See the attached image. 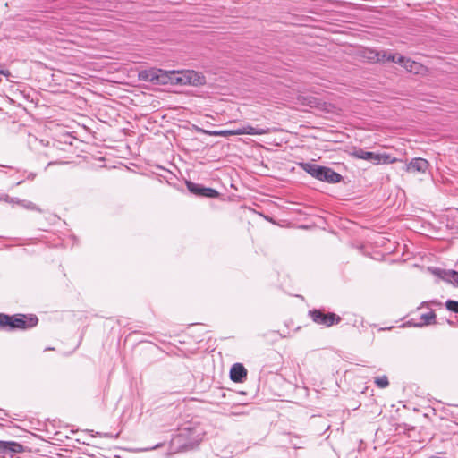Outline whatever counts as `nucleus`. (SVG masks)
Instances as JSON below:
<instances>
[{"instance_id":"4468645a","label":"nucleus","mask_w":458,"mask_h":458,"mask_svg":"<svg viewBox=\"0 0 458 458\" xmlns=\"http://www.w3.org/2000/svg\"><path fill=\"white\" fill-rule=\"evenodd\" d=\"M247 377V369L241 363H235L230 369V378L236 383L243 382Z\"/></svg>"},{"instance_id":"412c9836","label":"nucleus","mask_w":458,"mask_h":458,"mask_svg":"<svg viewBox=\"0 0 458 458\" xmlns=\"http://www.w3.org/2000/svg\"><path fill=\"white\" fill-rule=\"evenodd\" d=\"M161 446H163V444H157L154 447H151L150 449H156V448H159Z\"/></svg>"},{"instance_id":"20e7f679","label":"nucleus","mask_w":458,"mask_h":458,"mask_svg":"<svg viewBox=\"0 0 458 458\" xmlns=\"http://www.w3.org/2000/svg\"><path fill=\"white\" fill-rule=\"evenodd\" d=\"M204 132L210 136H236V135H264L270 132L269 128H255L250 125L243 126L235 130H220V131H204Z\"/></svg>"},{"instance_id":"f257e3e1","label":"nucleus","mask_w":458,"mask_h":458,"mask_svg":"<svg viewBox=\"0 0 458 458\" xmlns=\"http://www.w3.org/2000/svg\"><path fill=\"white\" fill-rule=\"evenodd\" d=\"M38 318L36 315L18 314L9 316L0 314V327H8L10 329H28L37 326Z\"/></svg>"},{"instance_id":"f03ea898","label":"nucleus","mask_w":458,"mask_h":458,"mask_svg":"<svg viewBox=\"0 0 458 458\" xmlns=\"http://www.w3.org/2000/svg\"><path fill=\"white\" fill-rule=\"evenodd\" d=\"M301 166L312 177L328 183H336L343 179L342 175L335 172L332 168L321 166L316 164L301 163Z\"/></svg>"},{"instance_id":"9b49d317","label":"nucleus","mask_w":458,"mask_h":458,"mask_svg":"<svg viewBox=\"0 0 458 458\" xmlns=\"http://www.w3.org/2000/svg\"><path fill=\"white\" fill-rule=\"evenodd\" d=\"M429 167L428 160L421 157H414L406 164L404 170L407 173H421L425 174Z\"/></svg>"},{"instance_id":"f3484780","label":"nucleus","mask_w":458,"mask_h":458,"mask_svg":"<svg viewBox=\"0 0 458 458\" xmlns=\"http://www.w3.org/2000/svg\"><path fill=\"white\" fill-rule=\"evenodd\" d=\"M16 204L21 206L22 208H24L28 210H35V211H38V212L41 211L40 208L38 207H37L36 204H34L33 202L29 201V200L17 199Z\"/></svg>"},{"instance_id":"7ed1b4c3","label":"nucleus","mask_w":458,"mask_h":458,"mask_svg":"<svg viewBox=\"0 0 458 458\" xmlns=\"http://www.w3.org/2000/svg\"><path fill=\"white\" fill-rule=\"evenodd\" d=\"M171 81L181 85H204L206 83L205 76L193 70H182L171 72Z\"/></svg>"},{"instance_id":"f8f14e48","label":"nucleus","mask_w":458,"mask_h":458,"mask_svg":"<svg viewBox=\"0 0 458 458\" xmlns=\"http://www.w3.org/2000/svg\"><path fill=\"white\" fill-rule=\"evenodd\" d=\"M434 275L441 278L442 280L453 284L458 287V272L455 270H445L441 268L432 269Z\"/></svg>"},{"instance_id":"2eb2a0df","label":"nucleus","mask_w":458,"mask_h":458,"mask_svg":"<svg viewBox=\"0 0 458 458\" xmlns=\"http://www.w3.org/2000/svg\"><path fill=\"white\" fill-rule=\"evenodd\" d=\"M397 64H400L402 66H403L408 72H413L415 74H418L420 72V71L423 69V66L410 58H407L403 55H399Z\"/></svg>"},{"instance_id":"a211bd4d","label":"nucleus","mask_w":458,"mask_h":458,"mask_svg":"<svg viewBox=\"0 0 458 458\" xmlns=\"http://www.w3.org/2000/svg\"><path fill=\"white\" fill-rule=\"evenodd\" d=\"M445 306L447 310L458 314V301L447 300Z\"/></svg>"},{"instance_id":"0eeeda50","label":"nucleus","mask_w":458,"mask_h":458,"mask_svg":"<svg viewBox=\"0 0 458 458\" xmlns=\"http://www.w3.org/2000/svg\"><path fill=\"white\" fill-rule=\"evenodd\" d=\"M202 437L203 434L200 432L197 433L196 429L185 428L174 438V441L179 443L185 441L184 446L192 448L202 440Z\"/></svg>"},{"instance_id":"6e6552de","label":"nucleus","mask_w":458,"mask_h":458,"mask_svg":"<svg viewBox=\"0 0 458 458\" xmlns=\"http://www.w3.org/2000/svg\"><path fill=\"white\" fill-rule=\"evenodd\" d=\"M25 451V447L15 441H3L0 440V455L2 457H13L16 454H21Z\"/></svg>"},{"instance_id":"dca6fc26","label":"nucleus","mask_w":458,"mask_h":458,"mask_svg":"<svg viewBox=\"0 0 458 458\" xmlns=\"http://www.w3.org/2000/svg\"><path fill=\"white\" fill-rule=\"evenodd\" d=\"M407 324L416 327H422L424 326L436 324V313L431 310L420 316V322L414 323L412 320H411L408 321Z\"/></svg>"},{"instance_id":"aec40b11","label":"nucleus","mask_w":458,"mask_h":458,"mask_svg":"<svg viewBox=\"0 0 458 458\" xmlns=\"http://www.w3.org/2000/svg\"><path fill=\"white\" fill-rule=\"evenodd\" d=\"M17 199H19L18 198H11L8 195H4L0 198V200L5 201V202H8L11 204H16Z\"/></svg>"},{"instance_id":"6ab92c4d","label":"nucleus","mask_w":458,"mask_h":458,"mask_svg":"<svg viewBox=\"0 0 458 458\" xmlns=\"http://www.w3.org/2000/svg\"><path fill=\"white\" fill-rule=\"evenodd\" d=\"M374 382L379 388H386L389 386V381L386 376L377 377L375 378Z\"/></svg>"},{"instance_id":"5701e85b","label":"nucleus","mask_w":458,"mask_h":458,"mask_svg":"<svg viewBox=\"0 0 458 458\" xmlns=\"http://www.w3.org/2000/svg\"><path fill=\"white\" fill-rule=\"evenodd\" d=\"M55 164H57V163H56V162H49V163L47 164V166H50V165H55Z\"/></svg>"},{"instance_id":"4be33fe9","label":"nucleus","mask_w":458,"mask_h":458,"mask_svg":"<svg viewBox=\"0 0 458 458\" xmlns=\"http://www.w3.org/2000/svg\"><path fill=\"white\" fill-rule=\"evenodd\" d=\"M0 73H1V74H4V75H8V74H9V72H8V71H6V72H4V71H0Z\"/></svg>"},{"instance_id":"ddd939ff","label":"nucleus","mask_w":458,"mask_h":458,"mask_svg":"<svg viewBox=\"0 0 458 458\" xmlns=\"http://www.w3.org/2000/svg\"><path fill=\"white\" fill-rule=\"evenodd\" d=\"M162 73V70L157 69H148L143 70L139 72L140 80L143 81L152 82V83H160L164 82L160 79V74Z\"/></svg>"},{"instance_id":"423d86ee","label":"nucleus","mask_w":458,"mask_h":458,"mask_svg":"<svg viewBox=\"0 0 458 458\" xmlns=\"http://www.w3.org/2000/svg\"><path fill=\"white\" fill-rule=\"evenodd\" d=\"M309 317L317 325L329 327L336 325L341 321V317L333 312H325L320 309L310 310L308 312Z\"/></svg>"},{"instance_id":"9d476101","label":"nucleus","mask_w":458,"mask_h":458,"mask_svg":"<svg viewBox=\"0 0 458 458\" xmlns=\"http://www.w3.org/2000/svg\"><path fill=\"white\" fill-rule=\"evenodd\" d=\"M399 55H400L394 54L391 51H369L367 58L373 62H393L397 64Z\"/></svg>"},{"instance_id":"1a4fd4ad","label":"nucleus","mask_w":458,"mask_h":458,"mask_svg":"<svg viewBox=\"0 0 458 458\" xmlns=\"http://www.w3.org/2000/svg\"><path fill=\"white\" fill-rule=\"evenodd\" d=\"M186 185L189 191L196 196L208 198H216L218 196L217 191L213 188L204 187L192 182H187Z\"/></svg>"},{"instance_id":"39448f33","label":"nucleus","mask_w":458,"mask_h":458,"mask_svg":"<svg viewBox=\"0 0 458 458\" xmlns=\"http://www.w3.org/2000/svg\"><path fill=\"white\" fill-rule=\"evenodd\" d=\"M352 156L358 159L369 161L374 165L394 164L398 161V159L396 157H393L389 154L374 153V152H370V151H366L362 148L354 150L352 153Z\"/></svg>"}]
</instances>
